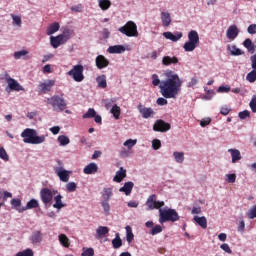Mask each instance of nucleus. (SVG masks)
I'll use <instances>...</instances> for the list:
<instances>
[{
	"label": "nucleus",
	"instance_id": "1",
	"mask_svg": "<svg viewBox=\"0 0 256 256\" xmlns=\"http://www.w3.org/2000/svg\"><path fill=\"white\" fill-rule=\"evenodd\" d=\"M167 79L161 81L159 79V75H152V85L154 87H159L160 93L162 97L165 99H177V95L181 91V86L183 85V81L179 78L177 74H168Z\"/></svg>",
	"mask_w": 256,
	"mask_h": 256
},
{
	"label": "nucleus",
	"instance_id": "2",
	"mask_svg": "<svg viewBox=\"0 0 256 256\" xmlns=\"http://www.w3.org/2000/svg\"><path fill=\"white\" fill-rule=\"evenodd\" d=\"M21 137L24 143H29L30 145H41V143H45V135L38 136L37 130L35 129L26 128L21 133Z\"/></svg>",
	"mask_w": 256,
	"mask_h": 256
},
{
	"label": "nucleus",
	"instance_id": "3",
	"mask_svg": "<svg viewBox=\"0 0 256 256\" xmlns=\"http://www.w3.org/2000/svg\"><path fill=\"white\" fill-rule=\"evenodd\" d=\"M180 219L181 217L179 216V213L173 208L159 210V223H167L169 221H171V223H175Z\"/></svg>",
	"mask_w": 256,
	"mask_h": 256
},
{
	"label": "nucleus",
	"instance_id": "4",
	"mask_svg": "<svg viewBox=\"0 0 256 256\" xmlns=\"http://www.w3.org/2000/svg\"><path fill=\"white\" fill-rule=\"evenodd\" d=\"M46 102L48 105H51L53 111H56L57 113H61L67 109V100H65L63 96L54 95L48 98Z\"/></svg>",
	"mask_w": 256,
	"mask_h": 256
},
{
	"label": "nucleus",
	"instance_id": "5",
	"mask_svg": "<svg viewBox=\"0 0 256 256\" xmlns=\"http://www.w3.org/2000/svg\"><path fill=\"white\" fill-rule=\"evenodd\" d=\"M199 47V33L196 30H191L188 33V41L184 43L183 49L186 52L195 51Z\"/></svg>",
	"mask_w": 256,
	"mask_h": 256
},
{
	"label": "nucleus",
	"instance_id": "6",
	"mask_svg": "<svg viewBox=\"0 0 256 256\" xmlns=\"http://www.w3.org/2000/svg\"><path fill=\"white\" fill-rule=\"evenodd\" d=\"M122 35L126 37H139V31H137V24L133 21H128L124 26L118 29Z\"/></svg>",
	"mask_w": 256,
	"mask_h": 256
},
{
	"label": "nucleus",
	"instance_id": "7",
	"mask_svg": "<svg viewBox=\"0 0 256 256\" xmlns=\"http://www.w3.org/2000/svg\"><path fill=\"white\" fill-rule=\"evenodd\" d=\"M83 71H85V68H83V65L77 64L74 65L73 68L68 71V75L76 81V83H81L85 79V75H83Z\"/></svg>",
	"mask_w": 256,
	"mask_h": 256
},
{
	"label": "nucleus",
	"instance_id": "8",
	"mask_svg": "<svg viewBox=\"0 0 256 256\" xmlns=\"http://www.w3.org/2000/svg\"><path fill=\"white\" fill-rule=\"evenodd\" d=\"M147 211H153L155 209H161V207H165L164 201H157V195L151 194L146 200Z\"/></svg>",
	"mask_w": 256,
	"mask_h": 256
},
{
	"label": "nucleus",
	"instance_id": "9",
	"mask_svg": "<svg viewBox=\"0 0 256 256\" xmlns=\"http://www.w3.org/2000/svg\"><path fill=\"white\" fill-rule=\"evenodd\" d=\"M57 163L59 167L54 168V171L56 175H58L60 181H62L63 183H67L69 181V175L71 171L65 170L63 168V162H61V160H58Z\"/></svg>",
	"mask_w": 256,
	"mask_h": 256
},
{
	"label": "nucleus",
	"instance_id": "10",
	"mask_svg": "<svg viewBox=\"0 0 256 256\" xmlns=\"http://www.w3.org/2000/svg\"><path fill=\"white\" fill-rule=\"evenodd\" d=\"M171 130V124L165 122V120L158 119L153 125V131L158 133H167Z\"/></svg>",
	"mask_w": 256,
	"mask_h": 256
},
{
	"label": "nucleus",
	"instance_id": "11",
	"mask_svg": "<svg viewBox=\"0 0 256 256\" xmlns=\"http://www.w3.org/2000/svg\"><path fill=\"white\" fill-rule=\"evenodd\" d=\"M55 86V80H47L45 82H40L38 85V93L45 95L53 89Z\"/></svg>",
	"mask_w": 256,
	"mask_h": 256
},
{
	"label": "nucleus",
	"instance_id": "12",
	"mask_svg": "<svg viewBox=\"0 0 256 256\" xmlns=\"http://www.w3.org/2000/svg\"><path fill=\"white\" fill-rule=\"evenodd\" d=\"M40 199L45 205H49L53 201V191L49 188H42L40 190Z\"/></svg>",
	"mask_w": 256,
	"mask_h": 256
},
{
	"label": "nucleus",
	"instance_id": "13",
	"mask_svg": "<svg viewBox=\"0 0 256 256\" xmlns=\"http://www.w3.org/2000/svg\"><path fill=\"white\" fill-rule=\"evenodd\" d=\"M137 109L142 115L143 119H149L155 115V111H153V108H147L141 103L138 105Z\"/></svg>",
	"mask_w": 256,
	"mask_h": 256
},
{
	"label": "nucleus",
	"instance_id": "14",
	"mask_svg": "<svg viewBox=\"0 0 256 256\" xmlns=\"http://www.w3.org/2000/svg\"><path fill=\"white\" fill-rule=\"evenodd\" d=\"M238 35H239V28H237L236 25L229 26L226 32L227 39H230V41H234V39H237Z\"/></svg>",
	"mask_w": 256,
	"mask_h": 256
},
{
	"label": "nucleus",
	"instance_id": "15",
	"mask_svg": "<svg viewBox=\"0 0 256 256\" xmlns=\"http://www.w3.org/2000/svg\"><path fill=\"white\" fill-rule=\"evenodd\" d=\"M97 69H105L109 67V60L103 55H98L95 60Z\"/></svg>",
	"mask_w": 256,
	"mask_h": 256
},
{
	"label": "nucleus",
	"instance_id": "16",
	"mask_svg": "<svg viewBox=\"0 0 256 256\" xmlns=\"http://www.w3.org/2000/svg\"><path fill=\"white\" fill-rule=\"evenodd\" d=\"M97 171H99V166H97V164L95 163H90L87 166L84 167L83 169V173L85 175H95V173H97Z\"/></svg>",
	"mask_w": 256,
	"mask_h": 256
},
{
	"label": "nucleus",
	"instance_id": "17",
	"mask_svg": "<svg viewBox=\"0 0 256 256\" xmlns=\"http://www.w3.org/2000/svg\"><path fill=\"white\" fill-rule=\"evenodd\" d=\"M65 35L60 34L56 37H51V45L54 49H57L60 45H63L65 43Z\"/></svg>",
	"mask_w": 256,
	"mask_h": 256
},
{
	"label": "nucleus",
	"instance_id": "18",
	"mask_svg": "<svg viewBox=\"0 0 256 256\" xmlns=\"http://www.w3.org/2000/svg\"><path fill=\"white\" fill-rule=\"evenodd\" d=\"M163 37H165V39L173 41L174 43H177V41H179V39L183 37V33L177 32L176 34H173L172 32H164Z\"/></svg>",
	"mask_w": 256,
	"mask_h": 256
},
{
	"label": "nucleus",
	"instance_id": "19",
	"mask_svg": "<svg viewBox=\"0 0 256 256\" xmlns=\"http://www.w3.org/2000/svg\"><path fill=\"white\" fill-rule=\"evenodd\" d=\"M177 63H179V58H177V56H164L162 58V65H165L166 67H169V65H177Z\"/></svg>",
	"mask_w": 256,
	"mask_h": 256
},
{
	"label": "nucleus",
	"instance_id": "20",
	"mask_svg": "<svg viewBox=\"0 0 256 256\" xmlns=\"http://www.w3.org/2000/svg\"><path fill=\"white\" fill-rule=\"evenodd\" d=\"M125 177H127V170L123 167H120L119 171L116 172L113 181H115L116 183H121V181H123Z\"/></svg>",
	"mask_w": 256,
	"mask_h": 256
},
{
	"label": "nucleus",
	"instance_id": "21",
	"mask_svg": "<svg viewBox=\"0 0 256 256\" xmlns=\"http://www.w3.org/2000/svg\"><path fill=\"white\" fill-rule=\"evenodd\" d=\"M39 207V201L36 199H31L27 202L26 206L19 210V213H23V211H28L29 209H37Z\"/></svg>",
	"mask_w": 256,
	"mask_h": 256
},
{
	"label": "nucleus",
	"instance_id": "22",
	"mask_svg": "<svg viewBox=\"0 0 256 256\" xmlns=\"http://www.w3.org/2000/svg\"><path fill=\"white\" fill-rule=\"evenodd\" d=\"M133 187H135V184L133 182H126L123 187L119 189L120 193H125V195H131V192L133 191Z\"/></svg>",
	"mask_w": 256,
	"mask_h": 256
},
{
	"label": "nucleus",
	"instance_id": "23",
	"mask_svg": "<svg viewBox=\"0 0 256 256\" xmlns=\"http://www.w3.org/2000/svg\"><path fill=\"white\" fill-rule=\"evenodd\" d=\"M8 87H10L12 91H23V86H21V84H19V82L13 78H9Z\"/></svg>",
	"mask_w": 256,
	"mask_h": 256
},
{
	"label": "nucleus",
	"instance_id": "24",
	"mask_svg": "<svg viewBox=\"0 0 256 256\" xmlns=\"http://www.w3.org/2000/svg\"><path fill=\"white\" fill-rule=\"evenodd\" d=\"M30 241L33 244L41 243L43 241V234L41 231H34L30 237Z\"/></svg>",
	"mask_w": 256,
	"mask_h": 256
},
{
	"label": "nucleus",
	"instance_id": "25",
	"mask_svg": "<svg viewBox=\"0 0 256 256\" xmlns=\"http://www.w3.org/2000/svg\"><path fill=\"white\" fill-rule=\"evenodd\" d=\"M228 153H230L232 157V163H237V161H241V152L238 149H228Z\"/></svg>",
	"mask_w": 256,
	"mask_h": 256
},
{
	"label": "nucleus",
	"instance_id": "26",
	"mask_svg": "<svg viewBox=\"0 0 256 256\" xmlns=\"http://www.w3.org/2000/svg\"><path fill=\"white\" fill-rule=\"evenodd\" d=\"M161 21L163 27H169L171 25V14L169 12H161Z\"/></svg>",
	"mask_w": 256,
	"mask_h": 256
},
{
	"label": "nucleus",
	"instance_id": "27",
	"mask_svg": "<svg viewBox=\"0 0 256 256\" xmlns=\"http://www.w3.org/2000/svg\"><path fill=\"white\" fill-rule=\"evenodd\" d=\"M96 82L100 89H107V76H105V74L98 76Z\"/></svg>",
	"mask_w": 256,
	"mask_h": 256
},
{
	"label": "nucleus",
	"instance_id": "28",
	"mask_svg": "<svg viewBox=\"0 0 256 256\" xmlns=\"http://www.w3.org/2000/svg\"><path fill=\"white\" fill-rule=\"evenodd\" d=\"M108 53H111V54L125 53V46H123V45L110 46L108 48Z\"/></svg>",
	"mask_w": 256,
	"mask_h": 256
},
{
	"label": "nucleus",
	"instance_id": "29",
	"mask_svg": "<svg viewBox=\"0 0 256 256\" xmlns=\"http://www.w3.org/2000/svg\"><path fill=\"white\" fill-rule=\"evenodd\" d=\"M113 197V189L112 188H104L102 191V201H109Z\"/></svg>",
	"mask_w": 256,
	"mask_h": 256
},
{
	"label": "nucleus",
	"instance_id": "30",
	"mask_svg": "<svg viewBox=\"0 0 256 256\" xmlns=\"http://www.w3.org/2000/svg\"><path fill=\"white\" fill-rule=\"evenodd\" d=\"M194 221L202 228V229H207V218L205 216L199 217V216H194Z\"/></svg>",
	"mask_w": 256,
	"mask_h": 256
},
{
	"label": "nucleus",
	"instance_id": "31",
	"mask_svg": "<svg viewBox=\"0 0 256 256\" xmlns=\"http://www.w3.org/2000/svg\"><path fill=\"white\" fill-rule=\"evenodd\" d=\"M63 196H61V194L57 195L54 198L55 203L53 204L54 209H63V207H65V204H63Z\"/></svg>",
	"mask_w": 256,
	"mask_h": 256
},
{
	"label": "nucleus",
	"instance_id": "32",
	"mask_svg": "<svg viewBox=\"0 0 256 256\" xmlns=\"http://www.w3.org/2000/svg\"><path fill=\"white\" fill-rule=\"evenodd\" d=\"M59 22L52 23L48 29H47V35H53L54 33H57V31L60 29Z\"/></svg>",
	"mask_w": 256,
	"mask_h": 256
},
{
	"label": "nucleus",
	"instance_id": "33",
	"mask_svg": "<svg viewBox=\"0 0 256 256\" xmlns=\"http://www.w3.org/2000/svg\"><path fill=\"white\" fill-rule=\"evenodd\" d=\"M112 246L114 249H119L120 247H123V240H121L119 233H116V237L112 240Z\"/></svg>",
	"mask_w": 256,
	"mask_h": 256
},
{
	"label": "nucleus",
	"instance_id": "34",
	"mask_svg": "<svg viewBox=\"0 0 256 256\" xmlns=\"http://www.w3.org/2000/svg\"><path fill=\"white\" fill-rule=\"evenodd\" d=\"M243 45L249 51V53H255V45L253 44V41H251V39L247 38L243 42Z\"/></svg>",
	"mask_w": 256,
	"mask_h": 256
},
{
	"label": "nucleus",
	"instance_id": "35",
	"mask_svg": "<svg viewBox=\"0 0 256 256\" xmlns=\"http://www.w3.org/2000/svg\"><path fill=\"white\" fill-rule=\"evenodd\" d=\"M110 113L115 119H119V117H121V107H119L117 104H114L110 110Z\"/></svg>",
	"mask_w": 256,
	"mask_h": 256
},
{
	"label": "nucleus",
	"instance_id": "36",
	"mask_svg": "<svg viewBox=\"0 0 256 256\" xmlns=\"http://www.w3.org/2000/svg\"><path fill=\"white\" fill-rule=\"evenodd\" d=\"M59 241L63 247L69 248L71 245V242L69 241V238L65 234L59 235Z\"/></svg>",
	"mask_w": 256,
	"mask_h": 256
},
{
	"label": "nucleus",
	"instance_id": "37",
	"mask_svg": "<svg viewBox=\"0 0 256 256\" xmlns=\"http://www.w3.org/2000/svg\"><path fill=\"white\" fill-rule=\"evenodd\" d=\"M98 5L102 11H107L111 7L110 0H98Z\"/></svg>",
	"mask_w": 256,
	"mask_h": 256
},
{
	"label": "nucleus",
	"instance_id": "38",
	"mask_svg": "<svg viewBox=\"0 0 256 256\" xmlns=\"http://www.w3.org/2000/svg\"><path fill=\"white\" fill-rule=\"evenodd\" d=\"M173 157L176 163H183L185 161V153L184 152H174Z\"/></svg>",
	"mask_w": 256,
	"mask_h": 256
},
{
	"label": "nucleus",
	"instance_id": "39",
	"mask_svg": "<svg viewBox=\"0 0 256 256\" xmlns=\"http://www.w3.org/2000/svg\"><path fill=\"white\" fill-rule=\"evenodd\" d=\"M135 239V235L133 234V230L131 229V226H126V241L128 243H131Z\"/></svg>",
	"mask_w": 256,
	"mask_h": 256
},
{
	"label": "nucleus",
	"instance_id": "40",
	"mask_svg": "<svg viewBox=\"0 0 256 256\" xmlns=\"http://www.w3.org/2000/svg\"><path fill=\"white\" fill-rule=\"evenodd\" d=\"M58 143H60L61 147H65V145L71 143V140L66 135H60L58 136Z\"/></svg>",
	"mask_w": 256,
	"mask_h": 256
},
{
	"label": "nucleus",
	"instance_id": "41",
	"mask_svg": "<svg viewBox=\"0 0 256 256\" xmlns=\"http://www.w3.org/2000/svg\"><path fill=\"white\" fill-rule=\"evenodd\" d=\"M95 115H97V112H95V109L89 108L88 111L85 114H83L82 118L93 119V117H95Z\"/></svg>",
	"mask_w": 256,
	"mask_h": 256
},
{
	"label": "nucleus",
	"instance_id": "42",
	"mask_svg": "<svg viewBox=\"0 0 256 256\" xmlns=\"http://www.w3.org/2000/svg\"><path fill=\"white\" fill-rule=\"evenodd\" d=\"M96 233L99 235V237H103V235H107V233H109V229L107 226H99L96 230Z\"/></svg>",
	"mask_w": 256,
	"mask_h": 256
},
{
	"label": "nucleus",
	"instance_id": "43",
	"mask_svg": "<svg viewBox=\"0 0 256 256\" xmlns=\"http://www.w3.org/2000/svg\"><path fill=\"white\" fill-rule=\"evenodd\" d=\"M137 145V139H128L124 142V147H127V149H133Z\"/></svg>",
	"mask_w": 256,
	"mask_h": 256
},
{
	"label": "nucleus",
	"instance_id": "44",
	"mask_svg": "<svg viewBox=\"0 0 256 256\" xmlns=\"http://www.w3.org/2000/svg\"><path fill=\"white\" fill-rule=\"evenodd\" d=\"M246 79L249 81V83H255L256 81V70H252L246 75Z\"/></svg>",
	"mask_w": 256,
	"mask_h": 256
},
{
	"label": "nucleus",
	"instance_id": "45",
	"mask_svg": "<svg viewBox=\"0 0 256 256\" xmlns=\"http://www.w3.org/2000/svg\"><path fill=\"white\" fill-rule=\"evenodd\" d=\"M11 205H12V207H14V209H16V211H21V210L19 209V207H21V199H19V198H13V199L11 200Z\"/></svg>",
	"mask_w": 256,
	"mask_h": 256
},
{
	"label": "nucleus",
	"instance_id": "46",
	"mask_svg": "<svg viewBox=\"0 0 256 256\" xmlns=\"http://www.w3.org/2000/svg\"><path fill=\"white\" fill-rule=\"evenodd\" d=\"M77 190V184L75 182H69L68 184H66V191H68V193H73Z\"/></svg>",
	"mask_w": 256,
	"mask_h": 256
},
{
	"label": "nucleus",
	"instance_id": "47",
	"mask_svg": "<svg viewBox=\"0 0 256 256\" xmlns=\"http://www.w3.org/2000/svg\"><path fill=\"white\" fill-rule=\"evenodd\" d=\"M16 256H34L33 250L28 248L26 250L20 251Z\"/></svg>",
	"mask_w": 256,
	"mask_h": 256
},
{
	"label": "nucleus",
	"instance_id": "48",
	"mask_svg": "<svg viewBox=\"0 0 256 256\" xmlns=\"http://www.w3.org/2000/svg\"><path fill=\"white\" fill-rule=\"evenodd\" d=\"M81 256H95V250L93 248H83Z\"/></svg>",
	"mask_w": 256,
	"mask_h": 256
},
{
	"label": "nucleus",
	"instance_id": "49",
	"mask_svg": "<svg viewBox=\"0 0 256 256\" xmlns=\"http://www.w3.org/2000/svg\"><path fill=\"white\" fill-rule=\"evenodd\" d=\"M163 231L161 225H156L150 230V235H159Z\"/></svg>",
	"mask_w": 256,
	"mask_h": 256
},
{
	"label": "nucleus",
	"instance_id": "50",
	"mask_svg": "<svg viewBox=\"0 0 256 256\" xmlns=\"http://www.w3.org/2000/svg\"><path fill=\"white\" fill-rule=\"evenodd\" d=\"M103 211L106 215H109V211H111V206L109 205V201H102L101 202Z\"/></svg>",
	"mask_w": 256,
	"mask_h": 256
},
{
	"label": "nucleus",
	"instance_id": "51",
	"mask_svg": "<svg viewBox=\"0 0 256 256\" xmlns=\"http://www.w3.org/2000/svg\"><path fill=\"white\" fill-rule=\"evenodd\" d=\"M0 159L3 161H9V154H7V151L3 147L0 148Z\"/></svg>",
	"mask_w": 256,
	"mask_h": 256
},
{
	"label": "nucleus",
	"instance_id": "52",
	"mask_svg": "<svg viewBox=\"0 0 256 256\" xmlns=\"http://www.w3.org/2000/svg\"><path fill=\"white\" fill-rule=\"evenodd\" d=\"M25 55H29V51L27 50L17 51L14 53V58L21 59L22 57H25Z\"/></svg>",
	"mask_w": 256,
	"mask_h": 256
},
{
	"label": "nucleus",
	"instance_id": "53",
	"mask_svg": "<svg viewBox=\"0 0 256 256\" xmlns=\"http://www.w3.org/2000/svg\"><path fill=\"white\" fill-rule=\"evenodd\" d=\"M220 249H222V251H224L225 253H228V255H231V253H233V250H231V247L227 243L222 244L220 246Z\"/></svg>",
	"mask_w": 256,
	"mask_h": 256
},
{
	"label": "nucleus",
	"instance_id": "54",
	"mask_svg": "<svg viewBox=\"0 0 256 256\" xmlns=\"http://www.w3.org/2000/svg\"><path fill=\"white\" fill-rule=\"evenodd\" d=\"M152 148L154 149V151H158V149H161V140L154 139L152 141Z\"/></svg>",
	"mask_w": 256,
	"mask_h": 256
},
{
	"label": "nucleus",
	"instance_id": "55",
	"mask_svg": "<svg viewBox=\"0 0 256 256\" xmlns=\"http://www.w3.org/2000/svg\"><path fill=\"white\" fill-rule=\"evenodd\" d=\"M250 116H251V112H249V110H244L242 112H239L238 114L239 119H242V120L247 119V117H250Z\"/></svg>",
	"mask_w": 256,
	"mask_h": 256
},
{
	"label": "nucleus",
	"instance_id": "56",
	"mask_svg": "<svg viewBox=\"0 0 256 256\" xmlns=\"http://www.w3.org/2000/svg\"><path fill=\"white\" fill-rule=\"evenodd\" d=\"M248 219H255L256 218V205L253 206L248 212Z\"/></svg>",
	"mask_w": 256,
	"mask_h": 256
},
{
	"label": "nucleus",
	"instance_id": "57",
	"mask_svg": "<svg viewBox=\"0 0 256 256\" xmlns=\"http://www.w3.org/2000/svg\"><path fill=\"white\" fill-rule=\"evenodd\" d=\"M231 55H234V56L243 55V51L237 48V46H232Z\"/></svg>",
	"mask_w": 256,
	"mask_h": 256
},
{
	"label": "nucleus",
	"instance_id": "58",
	"mask_svg": "<svg viewBox=\"0 0 256 256\" xmlns=\"http://www.w3.org/2000/svg\"><path fill=\"white\" fill-rule=\"evenodd\" d=\"M227 179V183H235V181H237V175L236 174H228L226 175Z\"/></svg>",
	"mask_w": 256,
	"mask_h": 256
},
{
	"label": "nucleus",
	"instance_id": "59",
	"mask_svg": "<svg viewBox=\"0 0 256 256\" xmlns=\"http://www.w3.org/2000/svg\"><path fill=\"white\" fill-rule=\"evenodd\" d=\"M247 32L250 35H255V33H256V24L249 25L248 28H247Z\"/></svg>",
	"mask_w": 256,
	"mask_h": 256
},
{
	"label": "nucleus",
	"instance_id": "60",
	"mask_svg": "<svg viewBox=\"0 0 256 256\" xmlns=\"http://www.w3.org/2000/svg\"><path fill=\"white\" fill-rule=\"evenodd\" d=\"M229 91H231L230 86H220L218 88V93H229Z\"/></svg>",
	"mask_w": 256,
	"mask_h": 256
},
{
	"label": "nucleus",
	"instance_id": "61",
	"mask_svg": "<svg viewBox=\"0 0 256 256\" xmlns=\"http://www.w3.org/2000/svg\"><path fill=\"white\" fill-rule=\"evenodd\" d=\"M12 19H13V23H15V25H17L18 27H21V18L20 16H15V15H12Z\"/></svg>",
	"mask_w": 256,
	"mask_h": 256
},
{
	"label": "nucleus",
	"instance_id": "62",
	"mask_svg": "<svg viewBox=\"0 0 256 256\" xmlns=\"http://www.w3.org/2000/svg\"><path fill=\"white\" fill-rule=\"evenodd\" d=\"M157 105L163 106V105H167L169 102L167 101V99H165V97H160L157 99L156 101Z\"/></svg>",
	"mask_w": 256,
	"mask_h": 256
},
{
	"label": "nucleus",
	"instance_id": "63",
	"mask_svg": "<svg viewBox=\"0 0 256 256\" xmlns=\"http://www.w3.org/2000/svg\"><path fill=\"white\" fill-rule=\"evenodd\" d=\"M211 123V118H205L202 119L200 122L201 127H207V125H210Z\"/></svg>",
	"mask_w": 256,
	"mask_h": 256
},
{
	"label": "nucleus",
	"instance_id": "64",
	"mask_svg": "<svg viewBox=\"0 0 256 256\" xmlns=\"http://www.w3.org/2000/svg\"><path fill=\"white\" fill-rule=\"evenodd\" d=\"M252 63V69L256 71V54L250 57Z\"/></svg>",
	"mask_w": 256,
	"mask_h": 256
}]
</instances>
